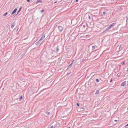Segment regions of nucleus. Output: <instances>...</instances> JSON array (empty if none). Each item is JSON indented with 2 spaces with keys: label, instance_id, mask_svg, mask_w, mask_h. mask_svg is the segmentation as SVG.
Instances as JSON below:
<instances>
[{
  "label": "nucleus",
  "instance_id": "1",
  "mask_svg": "<svg viewBox=\"0 0 128 128\" xmlns=\"http://www.w3.org/2000/svg\"><path fill=\"white\" fill-rule=\"evenodd\" d=\"M115 25V24L114 23H113L111 24H110V26H109V27L108 28H107V30H109L110 29V28L114 26Z\"/></svg>",
  "mask_w": 128,
  "mask_h": 128
},
{
  "label": "nucleus",
  "instance_id": "2",
  "mask_svg": "<svg viewBox=\"0 0 128 128\" xmlns=\"http://www.w3.org/2000/svg\"><path fill=\"white\" fill-rule=\"evenodd\" d=\"M58 29L60 32H62L63 30V28L61 26H58Z\"/></svg>",
  "mask_w": 128,
  "mask_h": 128
},
{
  "label": "nucleus",
  "instance_id": "3",
  "mask_svg": "<svg viewBox=\"0 0 128 128\" xmlns=\"http://www.w3.org/2000/svg\"><path fill=\"white\" fill-rule=\"evenodd\" d=\"M126 83V81H124L122 82L121 84V86H124L125 85Z\"/></svg>",
  "mask_w": 128,
  "mask_h": 128
},
{
  "label": "nucleus",
  "instance_id": "4",
  "mask_svg": "<svg viewBox=\"0 0 128 128\" xmlns=\"http://www.w3.org/2000/svg\"><path fill=\"white\" fill-rule=\"evenodd\" d=\"M15 22H14L13 23H12L11 25V27L12 28H13L14 26L15 25Z\"/></svg>",
  "mask_w": 128,
  "mask_h": 128
},
{
  "label": "nucleus",
  "instance_id": "5",
  "mask_svg": "<svg viewBox=\"0 0 128 128\" xmlns=\"http://www.w3.org/2000/svg\"><path fill=\"white\" fill-rule=\"evenodd\" d=\"M45 35L44 34L43 35V36L41 37V38H40V39L39 40L41 42V40H43L44 39V38H45Z\"/></svg>",
  "mask_w": 128,
  "mask_h": 128
},
{
  "label": "nucleus",
  "instance_id": "6",
  "mask_svg": "<svg viewBox=\"0 0 128 128\" xmlns=\"http://www.w3.org/2000/svg\"><path fill=\"white\" fill-rule=\"evenodd\" d=\"M17 10V9L16 8H15L14 10H13V11L12 12V13H11V14H14V13H15L16 12Z\"/></svg>",
  "mask_w": 128,
  "mask_h": 128
},
{
  "label": "nucleus",
  "instance_id": "7",
  "mask_svg": "<svg viewBox=\"0 0 128 128\" xmlns=\"http://www.w3.org/2000/svg\"><path fill=\"white\" fill-rule=\"evenodd\" d=\"M41 42H40V40H39L38 42H37L36 43V44L37 46H38V45H39V44L40 43H41Z\"/></svg>",
  "mask_w": 128,
  "mask_h": 128
},
{
  "label": "nucleus",
  "instance_id": "8",
  "mask_svg": "<svg viewBox=\"0 0 128 128\" xmlns=\"http://www.w3.org/2000/svg\"><path fill=\"white\" fill-rule=\"evenodd\" d=\"M55 49L56 52H58V51L59 50L58 46L57 47H56V48H55Z\"/></svg>",
  "mask_w": 128,
  "mask_h": 128
},
{
  "label": "nucleus",
  "instance_id": "9",
  "mask_svg": "<svg viewBox=\"0 0 128 128\" xmlns=\"http://www.w3.org/2000/svg\"><path fill=\"white\" fill-rule=\"evenodd\" d=\"M72 65V62L68 66V68H67V70H68L69 68Z\"/></svg>",
  "mask_w": 128,
  "mask_h": 128
},
{
  "label": "nucleus",
  "instance_id": "10",
  "mask_svg": "<svg viewBox=\"0 0 128 128\" xmlns=\"http://www.w3.org/2000/svg\"><path fill=\"white\" fill-rule=\"evenodd\" d=\"M42 2V1L41 0H38L36 2V3L37 4L38 2Z\"/></svg>",
  "mask_w": 128,
  "mask_h": 128
},
{
  "label": "nucleus",
  "instance_id": "11",
  "mask_svg": "<svg viewBox=\"0 0 128 128\" xmlns=\"http://www.w3.org/2000/svg\"><path fill=\"white\" fill-rule=\"evenodd\" d=\"M66 98H64L62 99V101H63V102H64L65 101H66Z\"/></svg>",
  "mask_w": 128,
  "mask_h": 128
},
{
  "label": "nucleus",
  "instance_id": "12",
  "mask_svg": "<svg viewBox=\"0 0 128 128\" xmlns=\"http://www.w3.org/2000/svg\"><path fill=\"white\" fill-rule=\"evenodd\" d=\"M71 73V70L69 71L68 72L67 74V75H68L69 74H70Z\"/></svg>",
  "mask_w": 128,
  "mask_h": 128
},
{
  "label": "nucleus",
  "instance_id": "13",
  "mask_svg": "<svg viewBox=\"0 0 128 128\" xmlns=\"http://www.w3.org/2000/svg\"><path fill=\"white\" fill-rule=\"evenodd\" d=\"M8 12H6L5 14H4L3 15V16H6V15H7V14H8Z\"/></svg>",
  "mask_w": 128,
  "mask_h": 128
},
{
  "label": "nucleus",
  "instance_id": "14",
  "mask_svg": "<svg viewBox=\"0 0 128 128\" xmlns=\"http://www.w3.org/2000/svg\"><path fill=\"white\" fill-rule=\"evenodd\" d=\"M99 91L98 90H97V91H96V93L95 94H99Z\"/></svg>",
  "mask_w": 128,
  "mask_h": 128
},
{
  "label": "nucleus",
  "instance_id": "15",
  "mask_svg": "<svg viewBox=\"0 0 128 128\" xmlns=\"http://www.w3.org/2000/svg\"><path fill=\"white\" fill-rule=\"evenodd\" d=\"M120 76V73H118L117 74V76L118 77H119Z\"/></svg>",
  "mask_w": 128,
  "mask_h": 128
},
{
  "label": "nucleus",
  "instance_id": "16",
  "mask_svg": "<svg viewBox=\"0 0 128 128\" xmlns=\"http://www.w3.org/2000/svg\"><path fill=\"white\" fill-rule=\"evenodd\" d=\"M44 10L43 9H42V10L40 11V12L41 13H42L44 12Z\"/></svg>",
  "mask_w": 128,
  "mask_h": 128
},
{
  "label": "nucleus",
  "instance_id": "17",
  "mask_svg": "<svg viewBox=\"0 0 128 128\" xmlns=\"http://www.w3.org/2000/svg\"><path fill=\"white\" fill-rule=\"evenodd\" d=\"M46 113L48 115L50 114V112H46Z\"/></svg>",
  "mask_w": 128,
  "mask_h": 128
},
{
  "label": "nucleus",
  "instance_id": "18",
  "mask_svg": "<svg viewBox=\"0 0 128 128\" xmlns=\"http://www.w3.org/2000/svg\"><path fill=\"white\" fill-rule=\"evenodd\" d=\"M95 48V46H92V49L93 50L94 49V48Z\"/></svg>",
  "mask_w": 128,
  "mask_h": 128
},
{
  "label": "nucleus",
  "instance_id": "19",
  "mask_svg": "<svg viewBox=\"0 0 128 128\" xmlns=\"http://www.w3.org/2000/svg\"><path fill=\"white\" fill-rule=\"evenodd\" d=\"M22 98V96H20V100H21Z\"/></svg>",
  "mask_w": 128,
  "mask_h": 128
},
{
  "label": "nucleus",
  "instance_id": "20",
  "mask_svg": "<svg viewBox=\"0 0 128 128\" xmlns=\"http://www.w3.org/2000/svg\"><path fill=\"white\" fill-rule=\"evenodd\" d=\"M96 80L97 82H99V80H98V79H96Z\"/></svg>",
  "mask_w": 128,
  "mask_h": 128
},
{
  "label": "nucleus",
  "instance_id": "21",
  "mask_svg": "<svg viewBox=\"0 0 128 128\" xmlns=\"http://www.w3.org/2000/svg\"><path fill=\"white\" fill-rule=\"evenodd\" d=\"M21 8H20L19 10H18V13L17 14H18V12H19L20 11V9H21Z\"/></svg>",
  "mask_w": 128,
  "mask_h": 128
},
{
  "label": "nucleus",
  "instance_id": "22",
  "mask_svg": "<svg viewBox=\"0 0 128 128\" xmlns=\"http://www.w3.org/2000/svg\"><path fill=\"white\" fill-rule=\"evenodd\" d=\"M50 128H54V126H52L50 127Z\"/></svg>",
  "mask_w": 128,
  "mask_h": 128
},
{
  "label": "nucleus",
  "instance_id": "23",
  "mask_svg": "<svg viewBox=\"0 0 128 128\" xmlns=\"http://www.w3.org/2000/svg\"><path fill=\"white\" fill-rule=\"evenodd\" d=\"M103 14H104H104H106V13H105V12H103Z\"/></svg>",
  "mask_w": 128,
  "mask_h": 128
},
{
  "label": "nucleus",
  "instance_id": "24",
  "mask_svg": "<svg viewBox=\"0 0 128 128\" xmlns=\"http://www.w3.org/2000/svg\"><path fill=\"white\" fill-rule=\"evenodd\" d=\"M53 53H54V52H53V50H52V52H51V53H52V54H53Z\"/></svg>",
  "mask_w": 128,
  "mask_h": 128
},
{
  "label": "nucleus",
  "instance_id": "25",
  "mask_svg": "<svg viewBox=\"0 0 128 128\" xmlns=\"http://www.w3.org/2000/svg\"><path fill=\"white\" fill-rule=\"evenodd\" d=\"M26 0L28 2H30V0Z\"/></svg>",
  "mask_w": 128,
  "mask_h": 128
},
{
  "label": "nucleus",
  "instance_id": "26",
  "mask_svg": "<svg viewBox=\"0 0 128 128\" xmlns=\"http://www.w3.org/2000/svg\"><path fill=\"white\" fill-rule=\"evenodd\" d=\"M78 106H79V104H78V103H77V104H76Z\"/></svg>",
  "mask_w": 128,
  "mask_h": 128
},
{
  "label": "nucleus",
  "instance_id": "27",
  "mask_svg": "<svg viewBox=\"0 0 128 128\" xmlns=\"http://www.w3.org/2000/svg\"><path fill=\"white\" fill-rule=\"evenodd\" d=\"M124 62H123V63H122V65H124Z\"/></svg>",
  "mask_w": 128,
  "mask_h": 128
},
{
  "label": "nucleus",
  "instance_id": "28",
  "mask_svg": "<svg viewBox=\"0 0 128 128\" xmlns=\"http://www.w3.org/2000/svg\"><path fill=\"white\" fill-rule=\"evenodd\" d=\"M128 126V124H126V125L125 126Z\"/></svg>",
  "mask_w": 128,
  "mask_h": 128
},
{
  "label": "nucleus",
  "instance_id": "29",
  "mask_svg": "<svg viewBox=\"0 0 128 128\" xmlns=\"http://www.w3.org/2000/svg\"><path fill=\"white\" fill-rule=\"evenodd\" d=\"M57 2V1H56V2H54V4H56V2Z\"/></svg>",
  "mask_w": 128,
  "mask_h": 128
},
{
  "label": "nucleus",
  "instance_id": "30",
  "mask_svg": "<svg viewBox=\"0 0 128 128\" xmlns=\"http://www.w3.org/2000/svg\"><path fill=\"white\" fill-rule=\"evenodd\" d=\"M83 26L84 27V28L85 27V25H84Z\"/></svg>",
  "mask_w": 128,
  "mask_h": 128
},
{
  "label": "nucleus",
  "instance_id": "31",
  "mask_svg": "<svg viewBox=\"0 0 128 128\" xmlns=\"http://www.w3.org/2000/svg\"><path fill=\"white\" fill-rule=\"evenodd\" d=\"M114 121L115 122H116L117 121V120H114Z\"/></svg>",
  "mask_w": 128,
  "mask_h": 128
},
{
  "label": "nucleus",
  "instance_id": "32",
  "mask_svg": "<svg viewBox=\"0 0 128 128\" xmlns=\"http://www.w3.org/2000/svg\"><path fill=\"white\" fill-rule=\"evenodd\" d=\"M78 0H76V2H78Z\"/></svg>",
  "mask_w": 128,
  "mask_h": 128
},
{
  "label": "nucleus",
  "instance_id": "33",
  "mask_svg": "<svg viewBox=\"0 0 128 128\" xmlns=\"http://www.w3.org/2000/svg\"><path fill=\"white\" fill-rule=\"evenodd\" d=\"M112 80H111L110 82H111L112 81Z\"/></svg>",
  "mask_w": 128,
  "mask_h": 128
},
{
  "label": "nucleus",
  "instance_id": "34",
  "mask_svg": "<svg viewBox=\"0 0 128 128\" xmlns=\"http://www.w3.org/2000/svg\"><path fill=\"white\" fill-rule=\"evenodd\" d=\"M127 69H128V67L127 68Z\"/></svg>",
  "mask_w": 128,
  "mask_h": 128
},
{
  "label": "nucleus",
  "instance_id": "35",
  "mask_svg": "<svg viewBox=\"0 0 128 128\" xmlns=\"http://www.w3.org/2000/svg\"><path fill=\"white\" fill-rule=\"evenodd\" d=\"M71 22H72V20H71Z\"/></svg>",
  "mask_w": 128,
  "mask_h": 128
},
{
  "label": "nucleus",
  "instance_id": "36",
  "mask_svg": "<svg viewBox=\"0 0 128 128\" xmlns=\"http://www.w3.org/2000/svg\"><path fill=\"white\" fill-rule=\"evenodd\" d=\"M70 128V127H69V128Z\"/></svg>",
  "mask_w": 128,
  "mask_h": 128
}]
</instances>
